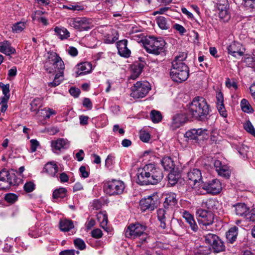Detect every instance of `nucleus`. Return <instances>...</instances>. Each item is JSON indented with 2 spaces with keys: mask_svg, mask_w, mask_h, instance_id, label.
<instances>
[{
  "mask_svg": "<svg viewBox=\"0 0 255 255\" xmlns=\"http://www.w3.org/2000/svg\"><path fill=\"white\" fill-rule=\"evenodd\" d=\"M186 107V115L191 121H205L211 111L210 105L202 97H195Z\"/></svg>",
  "mask_w": 255,
  "mask_h": 255,
  "instance_id": "f257e3e1",
  "label": "nucleus"
},
{
  "mask_svg": "<svg viewBox=\"0 0 255 255\" xmlns=\"http://www.w3.org/2000/svg\"><path fill=\"white\" fill-rule=\"evenodd\" d=\"M163 177L162 170L154 164H148L139 168L136 173V183L140 185L156 184Z\"/></svg>",
  "mask_w": 255,
  "mask_h": 255,
  "instance_id": "f03ea898",
  "label": "nucleus"
},
{
  "mask_svg": "<svg viewBox=\"0 0 255 255\" xmlns=\"http://www.w3.org/2000/svg\"><path fill=\"white\" fill-rule=\"evenodd\" d=\"M187 57V54L186 53L181 52L176 56L172 61L170 75L174 81L181 83L186 81L188 78L189 74V68L183 62Z\"/></svg>",
  "mask_w": 255,
  "mask_h": 255,
  "instance_id": "7ed1b4c3",
  "label": "nucleus"
},
{
  "mask_svg": "<svg viewBox=\"0 0 255 255\" xmlns=\"http://www.w3.org/2000/svg\"><path fill=\"white\" fill-rule=\"evenodd\" d=\"M186 179L189 185L188 190L196 195H203L200 187L203 183L201 171L197 168L190 169L186 173Z\"/></svg>",
  "mask_w": 255,
  "mask_h": 255,
  "instance_id": "20e7f679",
  "label": "nucleus"
},
{
  "mask_svg": "<svg viewBox=\"0 0 255 255\" xmlns=\"http://www.w3.org/2000/svg\"><path fill=\"white\" fill-rule=\"evenodd\" d=\"M45 70L49 73H53L56 71H63L65 65L62 59L54 52L50 51L47 53L44 63Z\"/></svg>",
  "mask_w": 255,
  "mask_h": 255,
  "instance_id": "39448f33",
  "label": "nucleus"
},
{
  "mask_svg": "<svg viewBox=\"0 0 255 255\" xmlns=\"http://www.w3.org/2000/svg\"><path fill=\"white\" fill-rule=\"evenodd\" d=\"M21 182V179L18 178L13 171L3 169L0 171V190L9 189L11 186H17Z\"/></svg>",
  "mask_w": 255,
  "mask_h": 255,
  "instance_id": "423d86ee",
  "label": "nucleus"
},
{
  "mask_svg": "<svg viewBox=\"0 0 255 255\" xmlns=\"http://www.w3.org/2000/svg\"><path fill=\"white\" fill-rule=\"evenodd\" d=\"M165 44L164 40L161 37H149L145 39L144 45L148 53L158 55L164 52Z\"/></svg>",
  "mask_w": 255,
  "mask_h": 255,
  "instance_id": "0eeeda50",
  "label": "nucleus"
},
{
  "mask_svg": "<svg viewBox=\"0 0 255 255\" xmlns=\"http://www.w3.org/2000/svg\"><path fill=\"white\" fill-rule=\"evenodd\" d=\"M151 86L147 81H138L131 88L130 96L134 98H142L145 97L149 90Z\"/></svg>",
  "mask_w": 255,
  "mask_h": 255,
  "instance_id": "6e6552de",
  "label": "nucleus"
},
{
  "mask_svg": "<svg viewBox=\"0 0 255 255\" xmlns=\"http://www.w3.org/2000/svg\"><path fill=\"white\" fill-rule=\"evenodd\" d=\"M196 215L199 225L204 230L213 223L214 215L211 211L199 208L196 210Z\"/></svg>",
  "mask_w": 255,
  "mask_h": 255,
  "instance_id": "1a4fd4ad",
  "label": "nucleus"
},
{
  "mask_svg": "<svg viewBox=\"0 0 255 255\" xmlns=\"http://www.w3.org/2000/svg\"><path fill=\"white\" fill-rule=\"evenodd\" d=\"M205 242L212 247L214 253H220L225 250L224 242L215 234H208L204 236Z\"/></svg>",
  "mask_w": 255,
  "mask_h": 255,
  "instance_id": "9d476101",
  "label": "nucleus"
},
{
  "mask_svg": "<svg viewBox=\"0 0 255 255\" xmlns=\"http://www.w3.org/2000/svg\"><path fill=\"white\" fill-rule=\"evenodd\" d=\"M200 189L203 194H204L206 192L212 195H217L222 191V185L219 179H214L207 183L202 184Z\"/></svg>",
  "mask_w": 255,
  "mask_h": 255,
  "instance_id": "9b49d317",
  "label": "nucleus"
},
{
  "mask_svg": "<svg viewBox=\"0 0 255 255\" xmlns=\"http://www.w3.org/2000/svg\"><path fill=\"white\" fill-rule=\"evenodd\" d=\"M125 188L123 182L113 180L108 181L105 185V191L110 196L117 195L122 194Z\"/></svg>",
  "mask_w": 255,
  "mask_h": 255,
  "instance_id": "f8f14e48",
  "label": "nucleus"
},
{
  "mask_svg": "<svg viewBox=\"0 0 255 255\" xmlns=\"http://www.w3.org/2000/svg\"><path fill=\"white\" fill-rule=\"evenodd\" d=\"M173 210H170L165 207L159 208L157 211V219L160 222V227L163 229H165L173 218Z\"/></svg>",
  "mask_w": 255,
  "mask_h": 255,
  "instance_id": "ddd939ff",
  "label": "nucleus"
},
{
  "mask_svg": "<svg viewBox=\"0 0 255 255\" xmlns=\"http://www.w3.org/2000/svg\"><path fill=\"white\" fill-rule=\"evenodd\" d=\"M146 229V226L138 223L130 224L126 229L125 235L127 238H135L142 235Z\"/></svg>",
  "mask_w": 255,
  "mask_h": 255,
  "instance_id": "4468645a",
  "label": "nucleus"
},
{
  "mask_svg": "<svg viewBox=\"0 0 255 255\" xmlns=\"http://www.w3.org/2000/svg\"><path fill=\"white\" fill-rule=\"evenodd\" d=\"M141 210L143 211L146 210L153 211L157 207V200L155 196H148L142 199L139 202Z\"/></svg>",
  "mask_w": 255,
  "mask_h": 255,
  "instance_id": "2eb2a0df",
  "label": "nucleus"
},
{
  "mask_svg": "<svg viewBox=\"0 0 255 255\" xmlns=\"http://www.w3.org/2000/svg\"><path fill=\"white\" fill-rule=\"evenodd\" d=\"M68 22L70 25L77 29H86L89 24V21L86 17H77L75 18H69Z\"/></svg>",
  "mask_w": 255,
  "mask_h": 255,
  "instance_id": "dca6fc26",
  "label": "nucleus"
},
{
  "mask_svg": "<svg viewBox=\"0 0 255 255\" xmlns=\"http://www.w3.org/2000/svg\"><path fill=\"white\" fill-rule=\"evenodd\" d=\"M207 130L206 129L198 128L192 129L186 132L185 137L189 139L198 140V136H202L203 138H206L207 136Z\"/></svg>",
  "mask_w": 255,
  "mask_h": 255,
  "instance_id": "f3484780",
  "label": "nucleus"
},
{
  "mask_svg": "<svg viewBox=\"0 0 255 255\" xmlns=\"http://www.w3.org/2000/svg\"><path fill=\"white\" fill-rule=\"evenodd\" d=\"M129 34L132 39L138 43H144L145 41V35L141 29L137 27L132 26L129 31Z\"/></svg>",
  "mask_w": 255,
  "mask_h": 255,
  "instance_id": "a211bd4d",
  "label": "nucleus"
},
{
  "mask_svg": "<svg viewBox=\"0 0 255 255\" xmlns=\"http://www.w3.org/2000/svg\"><path fill=\"white\" fill-rule=\"evenodd\" d=\"M244 48L242 47L240 43L233 42L228 47V51L229 54L235 57L237 55L242 56L244 53Z\"/></svg>",
  "mask_w": 255,
  "mask_h": 255,
  "instance_id": "6ab92c4d",
  "label": "nucleus"
},
{
  "mask_svg": "<svg viewBox=\"0 0 255 255\" xmlns=\"http://www.w3.org/2000/svg\"><path fill=\"white\" fill-rule=\"evenodd\" d=\"M216 170L220 176L228 178L230 176V171L227 165L222 164L221 161L216 160L214 161Z\"/></svg>",
  "mask_w": 255,
  "mask_h": 255,
  "instance_id": "aec40b11",
  "label": "nucleus"
},
{
  "mask_svg": "<svg viewBox=\"0 0 255 255\" xmlns=\"http://www.w3.org/2000/svg\"><path fill=\"white\" fill-rule=\"evenodd\" d=\"M127 44L128 40L126 39L120 40L117 43L118 53L126 58L129 57L131 53L130 50L127 47Z\"/></svg>",
  "mask_w": 255,
  "mask_h": 255,
  "instance_id": "412c9836",
  "label": "nucleus"
},
{
  "mask_svg": "<svg viewBox=\"0 0 255 255\" xmlns=\"http://www.w3.org/2000/svg\"><path fill=\"white\" fill-rule=\"evenodd\" d=\"M187 119H189L187 115L185 116L183 114H176L173 117L171 126L173 129L177 128L182 126Z\"/></svg>",
  "mask_w": 255,
  "mask_h": 255,
  "instance_id": "4be33fe9",
  "label": "nucleus"
},
{
  "mask_svg": "<svg viewBox=\"0 0 255 255\" xmlns=\"http://www.w3.org/2000/svg\"><path fill=\"white\" fill-rule=\"evenodd\" d=\"M217 8L219 16H226L231 13L229 10V4L227 0H219Z\"/></svg>",
  "mask_w": 255,
  "mask_h": 255,
  "instance_id": "5701e85b",
  "label": "nucleus"
},
{
  "mask_svg": "<svg viewBox=\"0 0 255 255\" xmlns=\"http://www.w3.org/2000/svg\"><path fill=\"white\" fill-rule=\"evenodd\" d=\"M176 203V195L175 193L171 192L166 195L163 207L173 210V207Z\"/></svg>",
  "mask_w": 255,
  "mask_h": 255,
  "instance_id": "b1692460",
  "label": "nucleus"
},
{
  "mask_svg": "<svg viewBox=\"0 0 255 255\" xmlns=\"http://www.w3.org/2000/svg\"><path fill=\"white\" fill-rule=\"evenodd\" d=\"M0 52L8 56L14 54L16 50L11 46L8 41H4L0 42Z\"/></svg>",
  "mask_w": 255,
  "mask_h": 255,
  "instance_id": "393cba45",
  "label": "nucleus"
},
{
  "mask_svg": "<svg viewBox=\"0 0 255 255\" xmlns=\"http://www.w3.org/2000/svg\"><path fill=\"white\" fill-rule=\"evenodd\" d=\"M235 209V212L237 215L244 216L246 218V215L249 211V208L245 203H239L233 206Z\"/></svg>",
  "mask_w": 255,
  "mask_h": 255,
  "instance_id": "a878e982",
  "label": "nucleus"
},
{
  "mask_svg": "<svg viewBox=\"0 0 255 255\" xmlns=\"http://www.w3.org/2000/svg\"><path fill=\"white\" fill-rule=\"evenodd\" d=\"M182 216L186 222L189 225L191 229L193 231L196 232L198 230V227L194 219L193 216L186 211H184L183 212Z\"/></svg>",
  "mask_w": 255,
  "mask_h": 255,
  "instance_id": "bb28decb",
  "label": "nucleus"
},
{
  "mask_svg": "<svg viewBox=\"0 0 255 255\" xmlns=\"http://www.w3.org/2000/svg\"><path fill=\"white\" fill-rule=\"evenodd\" d=\"M44 170L49 175L55 177L58 171V167L55 162L52 161L46 163L44 167Z\"/></svg>",
  "mask_w": 255,
  "mask_h": 255,
  "instance_id": "cd10ccee",
  "label": "nucleus"
},
{
  "mask_svg": "<svg viewBox=\"0 0 255 255\" xmlns=\"http://www.w3.org/2000/svg\"><path fill=\"white\" fill-rule=\"evenodd\" d=\"M68 145V141L66 139L59 138L51 142V146L54 152L59 151L62 148H66Z\"/></svg>",
  "mask_w": 255,
  "mask_h": 255,
  "instance_id": "c85d7f7f",
  "label": "nucleus"
},
{
  "mask_svg": "<svg viewBox=\"0 0 255 255\" xmlns=\"http://www.w3.org/2000/svg\"><path fill=\"white\" fill-rule=\"evenodd\" d=\"M78 71L76 72V77L89 73L92 70V65L89 62H83L77 65Z\"/></svg>",
  "mask_w": 255,
  "mask_h": 255,
  "instance_id": "c756f323",
  "label": "nucleus"
},
{
  "mask_svg": "<svg viewBox=\"0 0 255 255\" xmlns=\"http://www.w3.org/2000/svg\"><path fill=\"white\" fill-rule=\"evenodd\" d=\"M238 228L234 226L231 228L226 233V238L228 242L233 244L236 240L238 234Z\"/></svg>",
  "mask_w": 255,
  "mask_h": 255,
  "instance_id": "7c9ffc66",
  "label": "nucleus"
},
{
  "mask_svg": "<svg viewBox=\"0 0 255 255\" xmlns=\"http://www.w3.org/2000/svg\"><path fill=\"white\" fill-rule=\"evenodd\" d=\"M161 163L165 170L171 171L174 169L175 164L171 158L167 156L162 158Z\"/></svg>",
  "mask_w": 255,
  "mask_h": 255,
  "instance_id": "2f4dec72",
  "label": "nucleus"
},
{
  "mask_svg": "<svg viewBox=\"0 0 255 255\" xmlns=\"http://www.w3.org/2000/svg\"><path fill=\"white\" fill-rule=\"evenodd\" d=\"M54 31L61 40L67 39L70 36L69 32L67 29L63 27L56 26L54 28Z\"/></svg>",
  "mask_w": 255,
  "mask_h": 255,
  "instance_id": "473e14b6",
  "label": "nucleus"
},
{
  "mask_svg": "<svg viewBox=\"0 0 255 255\" xmlns=\"http://www.w3.org/2000/svg\"><path fill=\"white\" fill-rule=\"evenodd\" d=\"M59 227L61 231L68 232L74 227V225L72 221L65 219L60 221Z\"/></svg>",
  "mask_w": 255,
  "mask_h": 255,
  "instance_id": "72a5a7b5",
  "label": "nucleus"
},
{
  "mask_svg": "<svg viewBox=\"0 0 255 255\" xmlns=\"http://www.w3.org/2000/svg\"><path fill=\"white\" fill-rule=\"evenodd\" d=\"M156 22L161 29L167 30L170 28V22L165 17H158Z\"/></svg>",
  "mask_w": 255,
  "mask_h": 255,
  "instance_id": "f704fd0d",
  "label": "nucleus"
},
{
  "mask_svg": "<svg viewBox=\"0 0 255 255\" xmlns=\"http://www.w3.org/2000/svg\"><path fill=\"white\" fill-rule=\"evenodd\" d=\"M211 251L210 247L200 246L194 250V254L196 255H208Z\"/></svg>",
  "mask_w": 255,
  "mask_h": 255,
  "instance_id": "c9c22d12",
  "label": "nucleus"
},
{
  "mask_svg": "<svg viewBox=\"0 0 255 255\" xmlns=\"http://www.w3.org/2000/svg\"><path fill=\"white\" fill-rule=\"evenodd\" d=\"M143 68V65L138 63L137 65H134L132 69V74L130 76V78L135 79L141 74Z\"/></svg>",
  "mask_w": 255,
  "mask_h": 255,
  "instance_id": "e433bc0d",
  "label": "nucleus"
},
{
  "mask_svg": "<svg viewBox=\"0 0 255 255\" xmlns=\"http://www.w3.org/2000/svg\"><path fill=\"white\" fill-rule=\"evenodd\" d=\"M97 216L100 223L101 227L106 229L108 223V217L106 214L103 212H99Z\"/></svg>",
  "mask_w": 255,
  "mask_h": 255,
  "instance_id": "4c0bfd02",
  "label": "nucleus"
},
{
  "mask_svg": "<svg viewBox=\"0 0 255 255\" xmlns=\"http://www.w3.org/2000/svg\"><path fill=\"white\" fill-rule=\"evenodd\" d=\"M67 190L64 188H59L55 190L53 192V198L54 199L63 198L66 196Z\"/></svg>",
  "mask_w": 255,
  "mask_h": 255,
  "instance_id": "58836bf2",
  "label": "nucleus"
},
{
  "mask_svg": "<svg viewBox=\"0 0 255 255\" xmlns=\"http://www.w3.org/2000/svg\"><path fill=\"white\" fill-rule=\"evenodd\" d=\"M63 71H59V73L56 74L54 79L52 82L49 84V85L51 87H56L59 85L63 80Z\"/></svg>",
  "mask_w": 255,
  "mask_h": 255,
  "instance_id": "ea45409f",
  "label": "nucleus"
},
{
  "mask_svg": "<svg viewBox=\"0 0 255 255\" xmlns=\"http://www.w3.org/2000/svg\"><path fill=\"white\" fill-rule=\"evenodd\" d=\"M241 106L242 110L246 113H252L253 112V109L249 104V102L245 99L242 100L241 102Z\"/></svg>",
  "mask_w": 255,
  "mask_h": 255,
  "instance_id": "a19ab883",
  "label": "nucleus"
},
{
  "mask_svg": "<svg viewBox=\"0 0 255 255\" xmlns=\"http://www.w3.org/2000/svg\"><path fill=\"white\" fill-rule=\"evenodd\" d=\"M150 117L152 121L154 123L159 122L162 119V115L160 112L152 110L150 113Z\"/></svg>",
  "mask_w": 255,
  "mask_h": 255,
  "instance_id": "79ce46f5",
  "label": "nucleus"
},
{
  "mask_svg": "<svg viewBox=\"0 0 255 255\" xmlns=\"http://www.w3.org/2000/svg\"><path fill=\"white\" fill-rule=\"evenodd\" d=\"M26 23L24 21L18 22L13 25L12 30L16 32H19L22 31L26 27Z\"/></svg>",
  "mask_w": 255,
  "mask_h": 255,
  "instance_id": "37998d69",
  "label": "nucleus"
},
{
  "mask_svg": "<svg viewBox=\"0 0 255 255\" xmlns=\"http://www.w3.org/2000/svg\"><path fill=\"white\" fill-rule=\"evenodd\" d=\"M56 112L50 108H45L42 110L41 114L45 119H49L51 116L55 115Z\"/></svg>",
  "mask_w": 255,
  "mask_h": 255,
  "instance_id": "c03bdc74",
  "label": "nucleus"
},
{
  "mask_svg": "<svg viewBox=\"0 0 255 255\" xmlns=\"http://www.w3.org/2000/svg\"><path fill=\"white\" fill-rule=\"evenodd\" d=\"M238 152L243 158H245L247 155L249 147L244 145H241L237 148Z\"/></svg>",
  "mask_w": 255,
  "mask_h": 255,
  "instance_id": "a18cd8bd",
  "label": "nucleus"
},
{
  "mask_svg": "<svg viewBox=\"0 0 255 255\" xmlns=\"http://www.w3.org/2000/svg\"><path fill=\"white\" fill-rule=\"evenodd\" d=\"M244 128L247 131L255 136V129L250 121H247L244 124Z\"/></svg>",
  "mask_w": 255,
  "mask_h": 255,
  "instance_id": "49530a36",
  "label": "nucleus"
},
{
  "mask_svg": "<svg viewBox=\"0 0 255 255\" xmlns=\"http://www.w3.org/2000/svg\"><path fill=\"white\" fill-rule=\"evenodd\" d=\"M74 243L76 248L80 250H83L86 248V246L84 241L81 239H76L74 241Z\"/></svg>",
  "mask_w": 255,
  "mask_h": 255,
  "instance_id": "de8ad7c7",
  "label": "nucleus"
},
{
  "mask_svg": "<svg viewBox=\"0 0 255 255\" xmlns=\"http://www.w3.org/2000/svg\"><path fill=\"white\" fill-rule=\"evenodd\" d=\"M63 8H67L68 9H71L72 10H82L84 9V7L83 6L78 4L77 3H73V4H69V5H63Z\"/></svg>",
  "mask_w": 255,
  "mask_h": 255,
  "instance_id": "09e8293b",
  "label": "nucleus"
},
{
  "mask_svg": "<svg viewBox=\"0 0 255 255\" xmlns=\"http://www.w3.org/2000/svg\"><path fill=\"white\" fill-rule=\"evenodd\" d=\"M171 11V9L168 7H161L159 9L154 11L152 14L153 15L156 14H165L167 15H169L170 14L169 12Z\"/></svg>",
  "mask_w": 255,
  "mask_h": 255,
  "instance_id": "8fccbe9b",
  "label": "nucleus"
},
{
  "mask_svg": "<svg viewBox=\"0 0 255 255\" xmlns=\"http://www.w3.org/2000/svg\"><path fill=\"white\" fill-rule=\"evenodd\" d=\"M168 182L171 185H175L178 179V175H175L173 173L170 172L168 175Z\"/></svg>",
  "mask_w": 255,
  "mask_h": 255,
  "instance_id": "3c124183",
  "label": "nucleus"
},
{
  "mask_svg": "<svg viewBox=\"0 0 255 255\" xmlns=\"http://www.w3.org/2000/svg\"><path fill=\"white\" fill-rule=\"evenodd\" d=\"M17 196L14 193H8L5 196V201L10 203H13L17 200Z\"/></svg>",
  "mask_w": 255,
  "mask_h": 255,
  "instance_id": "603ef678",
  "label": "nucleus"
},
{
  "mask_svg": "<svg viewBox=\"0 0 255 255\" xmlns=\"http://www.w3.org/2000/svg\"><path fill=\"white\" fill-rule=\"evenodd\" d=\"M41 103V100L40 98H35L34 99L31 103V108L30 109L31 111H36L37 110V108L38 106H40Z\"/></svg>",
  "mask_w": 255,
  "mask_h": 255,
  "instance_id": "864d4df0",
  "label": "nucleus"
},
{
  "mask_svg": "<svg viewBox=\"0 0 255 255\" xmlns=\"http://www.w3.org/2000/svg\"><path fill=\"white\" fill-rule=\"evenodd\" d=\"M139 137L141 141L147 142L150 138V135L148 132L144 130L140 131Z\"/></svg>",
  "mask_w": 255,
  "mask_h": 255,
  "instance_id": "5fc2aeb1",
  "label": "nucleus"
},
{
  "mask_svg": "<svg viewBox=\"0 0 255 255\" xmlns=\"http://www.w3.org/2000/svg\"><path fill=\"white\" fill-rule=\"evenodd\" d=\"M217 109L222 117L226 118L227 117V113L225 109L224 104H219L217 105Z\"/></svg>",
  "mask_w": 255,
  "mask_h": 255,
  "instance_id": "6e6d98bb",
  "label": "nucleus"
},
{
  "mask_svg": "<svg viewBox=\"0 0 255 255\" xmlns=\"http://www.w3.org/2000/svg\"><path fill=\"white\" fill-rule=\"evenodd\" d=\"M91 235L93 238L99 239L103 236V233L100 229H96L91 232Z\"/></svg>",
  "mask_w": 255,
  "mask_h": 255,
  "instance_id": "4d7b16f0",
  "label": "nucleus"
},
{
  "mask_svg": "<svg viewBox=\"0 0 255 255\" xmlns=\"http://www.w3.org/2000/svg\"><path fill=\"white\" fill-rule=\"evenodd\" d=\"M35 185L31 182H29L24 185V189L26 192H31L34 189Z\"/></svg>",
  "mask_w": 255,
  "mask_h": 255,
  "instance_id": "13d9d810",
  "label": "nucleus"
},
{
  "mask_svg": "<svg viewBox=\"0 0 255 255\" xmlns=\"http://www.w3.org/2000/svg\"><path fill=\"white\" fill-rule=\"evenodd\" d=\"M0 87L2 89V93L4 96L9 95V85L7 84L4 85L2 83H0Z\"/></svg>",
  "mask_w": 255,
  "mask_h": 255,
  "instance_id": "bf43d9fd",
  "label": "nucleus"
},
{
  "mask_svg": "<svg viewBox=\"0 0 255 255\" xmlns=\"http://www.w3.org/2000/svg\"><path fill=\"white\" fill-rule=\"evenodd\" d=\"M246 220L248 221L255 222V209L253 210L246 215Z\"/></svg>",
  "mask_w": 255,
  "mask_h": 255,
  "instance_id": "052dcab7",
  "label": "nucleus"
},
{
  "mask_svg": "<svg viewBox=\"0 0 255 255\" xmlns=\"http://www.w3.org/2000/svg\"><path fill=\"white\" fill-rule=\"evenodd\" d=\"M30 143H31V152H34L36 150V149L37 147L39 145V142L36 139H31L30 140Z\"/></svg>",
  "mask_w": 255,
  "mask_h": 255,
  "instance_id": "680f3d73",
  "label": "nucleus"
},
{
  "mask_svg": "<svg viewBox=\"0 0 255 255\" xmlns=\"http://www.w3.org/2000/svg\"><path fill=\"white\" fill-rule=\"evenodd\" d=\"M244 5L246 7H249L255 9V0H244Z\"/></svg>",
  "mask_w": 255,
  "mask_h": 255,
  "instance_id": "e2e57ef3",
  "label": "nucleus"
},
{
  "mask_svg": "<svg viewBox=\"0 0 255 255\" xmlns=\"http://www.w3.org/2000/svg\"><path fill=\"white\" fill-rule=\"evenodd\" d=\"M173 28L178 31L181 34H183L186 32V30L185 28L179 24L176 23L174 24Z\"/></svg>",
  "mask_w": 255,
  "mask_h": 255,
  "instance_id": "0e129e2a",
  "label": "nucleus"
},
{
  "mask_svg": "<svg viewBox=\"0 0 255 255\" xmlns=\"http://www.w3.org/2000/svg\"><path fill=\"white\" fill-rule=\"evenodd\" d=\"M70 94L75 97H78L80 93V90L78 88L71 87L69 89Z\"/></svg>",
  "mask_w": 255,
  "mask_h": 255,
  "instance_id": "69168bd1",
  "label": "nucleus"
},
{
  "mask_svg": "<svg viewBox=\"0 0 255 255\" xmlns=\"http://www.w3.org/2000/svg\"><path fill=\"white\" fill-rule=\"evenodd\" d=\"M226 86L229 88L233 87L234 89H236L238 88L237 83L235 81L232 82L229 78L226 79Z\"/></svg>",
  "mask_w": 255,
  "mask_h": 255,
  "instance_id": "338daca9",
  "label": "nucleus"
},
{
  "mask_svg": "<svg viewBox=\"0 0 255 255\" xmlns=\"http://www.w3.org/2000/svg\"><path fill=\"white\" fill-rule=\"evenodd\" d=\"M91 206L93 209L98 210L101 208L102 203L98 200H95L93 201Z\"/></svg>",
  "mask_w": 255,
  "mask_h": 255,
  "instance_id": "774afa93",
  "label": "nucleus"
}]
</instances>
